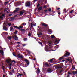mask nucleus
Listing matches in <instances>:
<instances>
[{"mask_svg":"<svg viewBox=\"0 0 77 77\" xmlns=\"http://www.w3.org/2000/svg\"><path fill=\"white\" fill-rule=\"evenodd\" d=\"M46 48H45V50L46 51H49V50H50V49H51V47H51V46L50 45H48L46 46Z\"/></svg>","mask_w":77,"mask_h":77,"instance_id":"obj_1","label":"nucleus"},{"mask_svg":"<svg viewBox=\"0 0 77 77\" xmlns=\"http://www.w3.org/2000/svg\"><path fill=\"white\" fill-rule=\"evenodd\" d=\"M5 14H3V12L0 13V18L3 19L4 18H5Z\"/></svg>","mask_w":77,"mask_h":77,"instance_id":"obj_2","label":"nucleus"},{"mask_svg":"<svg viewBox=\"0 0 77 77\" xmlns=\"http://www.w3.org/2000/svg\"><path fill=\"white\" fill-rule=\"evenodd\" d=\"M6 23V21H5L3 25H5V26H11V23Z\"/></svg>","mask_w":77,"mask_h":77,"instance_id":"obj_3","label":"nucleus"},{"mask_svg":"<svg viewBox=\"0 0 77 77\" xmlns=\"http://www.w3.org/2000/svg\"><path fill=\"white\" fill-rule=\"evenodd\" d=\"M66 60L69 62V63H71L72 62V60H71V57L68 58L66 59Z\"/></svg>","mask_w":77,"mask_h":77,"instance_id":"obj_4","label":"nucleus"},{"mask_svg":"<svg viewBox=\"0 0 77 77\" xmlns=\"http://www.w3.org/2000/svg\"><path fill=\"white\" fill-rule=\"evenodd\" d=\"M30 2H27L25 4L26 6L28 7V6H30Z\"/></svg>","mask_w":77,"mask_h":77,"instance_id":"obj_5","label":"nucleus"},{"mask_svg":"<svg viewBox=\"0 0 77 77\" xmlns=\"http://www.w3.org/2000/svg\"><path fill=\"white\" fill-rule=\"evenodd\" d=\"M13 38L14 39H15V40H16V41H17L18 40V37H17V36L16 35H14L13 37Z\"/></svg>","mask_w":77,"mask_h":77,"instance_id":"obj_6","label":"nucleus"},{"mask_svg":"<svg viewBox=\"0 0 77 77\" xmlns=\"http://www.w3.org/2000/svg\"><path fill=\"white\" fill-rule=\"evenodd\" d=\"M70 55V54L69 52H66L65 54V56H69Z\"/></svg>","mask_w":77,"mask_h":77,"instance_id":"obj_7","label":"nucleus"},{"mask_svg":"<svg viewBox=\"0 0 77 77\" xmlns=\"http://www.w3.org/2000/svg\"><path fill=\"white\" fill-rule=\"evenodd\" d=\"M14 27H15V28H16V29H20H20H22V27L21 26H19V28L17 26H13Z\"/></svg>","mask_w":77,"mask_h":77,"instance_id":"obj_8","label":"nucleus"},{"mask_svg":"<svg viewBox=\"0 0 77 77\" xmlns=\"http://www.w3.org/2000/svg\"><path fill=\"white\" fill-rule=\"evenodd\" d=\"M31 27H33V26H36V23H31Z\"/></svg>","mask_w":77,"mask_h":77,"instance_id":"obj_9","label":"nucleus"},{"mask_svg":"<svg viewBox=\"0 0 77 77\" xmlns=\"http://www.w3.org/2000/svg\"><path fill=\"white\" fill-rule=\"evenodd\" d=\"M24 12V10H23L22 11H21L20 13V14L21 15H23V13Z\"/></svg>","mask_w":77,"mask_h":77,"instance_id":"obj_10","label":"nucleus"},{"mask_svg":"<svg viewBox=\"0 0 77 77\" xmlns=\"http://www.w3.org/2000/svg\"><path fill=\"white\" fill-rule=\"evenodd\" d=\"M37 35L38 37H40L41 36V35H42V33L41 32L38 33L37 34Z\"/></svg>","mask_w":77,"mask_h":77,"instance_id":"obj_11","label":"nucleus"},{"mask_svg":"<svg viewBox=\"0 0 77 77\" xmlns=\"http://www.w3.org/2000/svg\"><path fill=\"white\" fill-rule=\"evenodd\" d=\"M47 71L48 72H51V70L50 69H48Z\"/></svg>","mask_w":77,"mask_h":77,"instance_id":"obj_12","label":"nucleus"},{"mask_svg":"<svg viewBox=\"0 0 77 77\" xmlns=\"http://www.w3.org/2000/svg\"><path fill=\"white\" fill-rule=\"evenodd\" d=\"M6 61L8 63H9V62H11V59H8Z\"/></svg>","mask_w":77,"mask_h":77,"instance_id":"obj_13","label":"nucleus"},{"mask_svg":"<svg viewBox=\"0 0 77 77\" xmlns=\"http://www.w3.org/2000/svg\"><path fill=\"white\" fill-rule=\"evenodd\" d=\"M29 63H29V62L28 61L27 62L26 64V66H27L29 65Z\"/></svg>","mask_w":77,"mask_h":77,"instance_id":"obj_14","label":"nucleus"},{"mask_svg":"<svg viewBox=\"0 0 77 77\" xmlns=\"http://www.w3.org/2000/svg\"><path fill=\"white\" fill-rule=\"evenodd\" d=\"M53 59H51L50 60V63H52L53 62H54V61L53 60Z\"/></svg>","mask_w":77,"mask_h":77,"instance_id":"obj_15","label":"nucleus"},{"mask_svg":"<svg viewBox=\"0 0 77 77\" xmlns=\"http://www.w3.org/2000/svg\"><path fill=\"white\" fill-rule=\"evenodd\" d=\"M42 26H44V27L47 26V24H46L45 23H42Z\"/></svg>","mask_w":77,"mask_h":77,"instance_id":"obj_16","label":"nucleus"},{"mask_svg":"<svg viewBox=\"0 0 77 77\" xmlns=\"http://www.w3.org/2000/svg\"><path fill=\"white\" fill-rule=\"evenodd\" d=\"M40 72V70L39 69H38L37 70L36 73L37 74H39Z\"/></svg>","mask_w":77,"mask_h":77,"instance_id":"obj_17","label":"nucleus"},{"mask_svg":"<svg viewBox=\"0 0 77 77\" xmlns=\"http://www.w3.org/2000/svg\"><path fill=\"white\" fill-rule=\"evenodd\" d=\"M48 32H51V33H53V32H52L51 30L50 29H48Z\"/></svg>","mask_w":77,"mask_h":77,"instance_id":"obj_18","label":"nucleus"},{"mask_svg":"<svg viewBox=\"0 0 77 77\" xmlns=\"http://www.w3.org/2000/svg\"><path fill=\"white\" fill-rule=\"evenodd\" d=\"M0 52L2 55H3V51L0 50Z\"/></svg>","mask_w":77,"mask_h":77,"instance_id":"obj_19","label":"nucleus"},{"mask_svg":"<svg viewBox=\"0 0 77 77\" xmlns=\"http://www.w3.org/2000/svg\"><path fill=\"white\" fill-rule=\"evenodd\" d=\"M23 41H27V38H25L23 39Z\"/></svg>","mask_w":77,"mask_h":77,"instance_id":"obj_20","label":"nucleus"},{"mask_svg":"<svg viewBox=\"0 0 77 77\" xmlns=\"http://www.w3.org/2000/svg\"><path fill=\"white\" fill-rule=\"evenodd\" d=\"M13 30H14V29H13V27H11L10 28V31H13Z\"/></svg>","mask_w":77,"mask_h":77,"instance_id":"obj_21","label":"nucleus"},{"mask_svg":"<svg viewBox=\"0 0 77 77\" xmlns=\"http://www.w3.org/2000/svg\"><path fill=\"white\" fill-rule=\"evenodd\" d=\"M73 74H77V71H73Z\"/></svg>","mask_w":77,"mask_h":77,"instance_id":"obj_22","label":"nucleus"},{"mask_svg":"<svg viewBox=\"0 0 77 77\" xmlns=\"http://www.w3.org/2000/svg\"><path fill=\"white\" fill-rule=\"evenodd\" d=\"M72 69L73 70L75 69V66H72Z\"/></svg>","mask_w":77,"mask_h":77,"instance_id":"obj_23","label":"nucleus"},{"mask_svg":"<svg viewBox=\"0 0 77 77\" xmlns=\"http://www.w3.org/2000/svg\"><path fill=\"white\" fill-rule=\"evenodd\" d=\"M21 55L20 54H18V55H17V57L19 58H20V56H21Z\"/></svg>","mask_w":77,"mask_h":77,"instance_id":"obj_24","label":"nucleus"},{"mask_svg":"<svg viewBox=\"0 0 77 77\" xmlns=\"http://www.w3.org/2000/svg\"><path fill=\"white\" fill-rule=\"evenodd\" d=\"M51 38H55V36L54 35H52L51 36Z\"/></svg>","mask_w":77,"mask_h":77,"instance_id":"obj_25","label":"nucleus"},{"mask_svg":"<svg viewBox=\"0 0 77 77\" xmlns=\"http://www.w3.org/2000/svg\"><path fill=\"white\" fill-rule=\"evenodd\" d=\"M63 59V57H61L60 58H59V60H62V59Z\"/></svg>","mask_w":77,"mask_h":77,"instance_id":"obj_26","label":"nucleus"},{"mask_svg":"<svg viewBox=\"0 0 77 77\" xmlns=\"http://www.w3.org/2000/svg\"><path fill=\"white\" fill-rule=\"evenodd\" d=\"M48 43L49 44H52L51 41H49L48 42Z\"/></svg>","mask_w":77,"mask_h":77,"instance_id":"obj_27","label":"nucleus"},{"mask_svg":"<svg viewBox=\"0 0 77 77\" xmlns=\"http://www.w3.org/2000/svg\"><path fill=\"white\" fill-rule=\"evenodd\" d=\"M13 73H13L12 72H10L9 74H10V75H12V74H13Z\"/></svg>","mask_w":77,"mask_h":77,"instance_id":"obj_28","label":"nucleus"},{"mask_svg":"<svg viewBox=\"0 0 77 77\" xmlns=\"http://www.w3.org/2000/svg\"><path fill=\"white\" fill-rule=\"evenodd\" d=\"M42 9V7L41 6L38 8V10H41Z\"/></svg>","mask_w":77,"mask_h":77,"instance_id":"obj_29","label":"nucleus"},{"mask_svg":"<svg viewBox=\"0 0 77 77\" xmlns=\"http://www.w3.org/2000/svg\"><path fill=\"white\" fill-rule=\"evenodd\" d=\"M28 36H31V33L30 32H29L28 34Z\"/></svg>","mask_w":77,"mask_h":77,"instance_id":"obj_30","label":"nucleus"},{"mask_svg":"<svg viewBox=\"0 0 77 77\" xmlns=\"http://www.w3.org/2000/svg\"><path fill=\"white\" fill-rule=\"evenodd\" d=\"M18 12V10H15L14 11V12Z\"/></svg>","mask_w":77,"mask_h":77,"instance_id":"obj_31","label":"nucleus"},{"mask_svg":"<svg viewBox=\"0 0 77 77\" xmlns=\"http://www.w3.org/2000/svg\"><path fill=\"white\" fill-rule=\"evenodd\" d=\"M24 61H25V62H28V60H27V59H24Z\"/></svg>","mask_w":77,"mask_h":77,"instance_id":"obj_32","label":"nucleus"},{"mask_svg":"<svg viewBox=\"0 0 77 77\" xmlns=\"http://www.w3.org/2000/svg\"><path fill=\"white\" fill-rule=\"evenodd\" d=\"M3 34H4V35H7V34H8V33H7V32H3Z\"/></svg>","mask_w":77,"mask_h":77,"instance_id":"obj_33","label":"nucleus"},{"mask_svg":"<svg viewBox=\"0 0 77 77\" xmlns=\"http://www.w3.org/2000/svg\"><path fill=\"white\" fill-rule=\"evenodd\" d=\"M13 54L14 56H16V55H15V52H13Z\"/></svg>","mask_w":77,"mask_h":77,"instance_id":"obj_34","label":"nucleus"},{"mask_svg":"<svg viewBox=\"0 0 77 77\" xmlns=\"http://www.w3.org/2000/svg\"><path fill=\"white\" fill-rule=\"evenodd\" d=\"M8 39H11V36H9V37H8Z\"/></svg>","mask_w":77,"mask_h":77,"instance_id":"obj_35","label":"nucleus"},{"mask_svg":"<svg viewBox=\"0 0 77 77\" xmlns=\"http://www.w3.org/2000/svg\"><path fill=\"white\" fill-rule=\"evenodd\" d=\"M22 25H23V26H26V23H23Z\"/></svg>","mask_w":77,"mask_h":77,"instance_id":"obj_36","label":"nucleus"},{"mask_svg":"<svg viewBox=\"0 0 77 77\" xmlns=\"http://www.w3.org/2000/svg\"><path fill=\"white\" fill-rule=\"evenodd\" d=\"M20 58H21V59H23V55H20Z\"/></svg>","mask_w":77,"mask_h":77,"instance_id":"obj_37","label":"nucleus"},{"mask_svg":"<svg viewBox=\"0 0 77 77\" xmlns=\"http://www.w3.org/2000/svg\"><path fill=\"white\" fill-rule=\"evenodd\" d=\"M8 2H9L8 1V2H5L4 3V4L5 5H7V4H8Z\"/></svg>","mask_w":77,"mask_h":77,"instance_id":"obj_38","label":"nucleus"},{"mask_svg":"<svg viewBox=\"0 0 77 77\" xmlns=\"http://www.w3.org/2000/svg\"><path fill=\"white\" fill-rule=\"evenodd\" d=\"M20 9L19 8H16V10H19Z\"/></svg>","mask_w":77,"mask_h":77,"instance_id":"obj_39","label":"nucleus"},{"mask_svg":"<svg viewBox=\"0 0 77 77\" xmlns=\"http://www.w3.org/2000/svg\"><path fill=\"white\" fill-rule=\"evenodd\" d=\"M48 11L49 12H53L52 10H48Z\"/></svg>","mask_w":77,"mask_h":77,"instance_id":"obj_40","label":"nucleus"},{"mask_svg":"<svg viewBox=\"0 0 77 77\" xmlns=\"http://www.w3.org/2000/svg\"><path fill=\"white\" fill-rule=\"evenodd\" d=\"M11 72H12L13 73H14V69H12V70H11Z\"/></svg>","mask_w":77,"mask_h":77,"instance_id":"obj_41","label":"nucleus"},{"mask_svg":"<svg viewBox=\"0 0 77 77\" xmlns=\"http://www.w3.org/2000/svg\"><path fill=\"white\" fill-rule=\"evenodd\" d=\"M3 29H4L5 30H7V28H6V27H3Z\"/></svg>","mask_w":77,"mask_h":77,"instance_id":"obj_42","label":"nucleus"},{"mask_svg":"<svg viewBox=\"0 0 77 77\" xmlns=\"http://www.w3.org/2000/svg\"><path fill=\"white\" fill-rule=\"evenodd\" d=\"M63 12H64V13H66L67 11L66 10H63Z\"/></svg>","mask_w":77,"mask_h":77,"instance_id":"obj_43","label":"nucleus"},{"mask_svg":"<svg viewBox=\"0 0 77 77\" xmlns=\"http://www.w3.org/2000/svg\"><path fill=\"white\" fill-rule=\"evenodd\" d=\"M38 43L39 44H40L41 45H42V43L41 42H38Z\"/></svg>","mask_w":77,"mask_h":77,"instance_id":"obj_44","label":"nucleus"},{"mask_svg":"<svg viewBox=\"0 0 77 77\" xmlns=\"http://www.w3.org/2000/svg\"><path fill=\"white\" fill-rule=\"evenodd\" d=\"M40 5V4H38L37 5V8H38V7H39V6Z\"/></svg>","mask_w":77,"mask_h":77,"instance_id":"obj_45","label":"nucleus"},{"mask_svg":"<svg viewBox=\"0 0 77 77\" xmlns=\"http://www.w3.org/2000/svg\"><path fill=\"white\" fill-rule=\"evenodd\" d=\"M73 12V10H72L70 12V14H71V13H72Z\"/></svg>","mask_w":77,"mask_h":77,"instance_id":"obj_46","label":"nucleus"},{"mask_svg":"<svg viewBox=\"0 0 77 77\" xmlns=\"http://www.w3.org/2000/svg\"><path fill=\"white\" fill-rule=\"evenodd\" d=\"M17 31H16L15 32H14V34L15 35H16V34H17Z\"/></svg>","mask_w":77,"mask_h":77,"instance_id":"obj_47","label":"nucleus"},{"mask_svg":"<svg viewBox=\"0 0 77 77\" xmlns=\"http://www.w3.org/2000/svg\"><path fill=\"white\" fill-rule=\"evenodd\" d=\"M21 31H22L23 32H24L25 30L24 29H21Z\"/></svg>","mask_w":77,"mask_h":77,"instance_id":"obj_48","label":"nucleus"},{"mask_svg":"<svg viewBox=\"0 0 77 77\" xmlns=\"http://www.w3.org/2000/svg\"><path fill=\"white\" fill-rule=\"evenodd\" d=\"M32 27H32V26H31L30 28V29H29V30H32Z\"/></svg>","mask_w":77,"mask_h":77,"instance_id":"obj_49","label":"nucleus"},{"mask_svg":"<svg viewBox=\"0 0 77 77\" xmlns=\"http://www.w3.org/2000/svg\"><path fill=\"white\" fill-rule=\"evenodd\" d=\"M62 66H58L57 68H62Z\"/></svg>","mask_w":77,"mask_h":77,"instance_id":"obj_50","label":"nucleus"},{"mask_svg":"<svg viewBox=\"0 0 77 77\" xmlns=\"http://www.w3.org/2000/svg\"><path fill=\"white\" fill-rule=\"evenodd\" d=\"M2 2L1 1H0V5H2Z\"/></svg>","mask_w":77,"mask_h":77,"instance_id":"obj_51","label":"nucleus"},{"mask_svg":"<svg viewBox=\"0 0 77 77\" xmlns=\"http://www.w3.org/2000/svg\"><path fill=\"white\" fill-rule=\"evenodd\" d=\"M47 6H44V8H47Z\"/></svg>","mask_w":77,"mask_h":77,"instance_id":"obj_52","label":"nucleus"},{"mask_svg":"<svg viewBox=\"0 0 77 77\" xmlns=\"http://www.w3.org/2000/svg\"><path fill=\"white\" fill-rule=\"evenodd\" d=\"M2 69H3V70H4V71L5 69H4V66H2Z\"/></svg>","mask_w":77,"mask_h":77,"instance_id":"obj_53","label":"nucleus"},{"mask_svg":"<svg viewBox=\"0 0 77 77\" xmlns=\"http://www.w3.org/2000/svg\"><path fill=\"white\" fill-rule=\"evenodd\" d=\"M45 65H46L47 66H48V64L47 63H46V64H45Z\"/></svg>","mask_w":77,"mask_h":77,"instance_id":"obj_54","label":"nucleus"},{"mask_svg":"<svg viewBox=\"0 0 77 77\" xmlns=\"http://www.w3.org/2000/svg\"><path fill=\"white\" fill-rule=\"evenodd\" d=\"M19 75H20V76H21V75H22V74H19Z\"/></svg>","mask_w":77,"mask_h":77,"instance_id":"obj_55","label":"nucleus"},{"mask_svg":"<svg viewBox=\"0 0 77 77\" xmlns=\"http://www.w3.org/2000/svg\"><path fill=\"white\" fill-rule=\"evenodd\" d=\"M11 15H12V14H9V16H11Z\"/></svg>","mask_w":77,"mask_h":77,"instance_id":"obj_56","label":"nucleus"},{"mask_svg":"<svg viewBox=\"0 0 77 77\" xmlns=\"http://www.w3.org/2000/svg\"><path fill=\"white\" fill-rule=\"evenodd\" d=\"M47 10H45L44 11L45 12H47Z\"/></svg>","mask_w":77,"mask_h":77,"instance_id":"obj_57","label":"nucleus"},{"mask_svg":"<svg viewBox=\"0 0 77 77\" xmlns=\"http://www.w3.org/2000/svg\"><path fill=\"white\" fill-rule=\"evenodd\" d=\"M69 74H71V73L69 72H68V75H69Z\"/></svg>","mask_w":77,"mask_h":77,"instance_id":"obj_58","label":"nucleus"},{"mask_svg":"<svg viewBox=\"0 0 77 77\" xmlns=\"http://www.w3.org/2000/svg\"><path fill=\"white\" fill-rule=\"evenodd\" d=\"M62 62H63L65 61V60H62Z\"/></svg>","mask_w":77,"mask_h":77,"instance_id":"obj_59","label":"nucleus"},{"mask_svg":"<svg viewBox=\"0 0 77 77\" xmlns=\"http://www.w3.org/2000/svg\"><path fill=\"white\" fill-rule=\"evenodd\" d=\"M17 44H20V42H17Z\"/></svg>","mask_w":77,"mask_h":77,"instance_id":"obj_60","label":"nucleus"},{"mask_svg":"<svg viewBox=\"0 0 77 77\" xmlns=\"http://www.w3.org/2000/svg\"><path fill=\"white\" fill-rule=\"evenodd\" d=\"M6 11V12L7 13H8V11H6V10H5V11Z\"/></svg>","mask_w":77,"mask_h":77,"instance_id":"obj_61","label":"nucleus"},{"mask_svg":"<svg viewBox=\"0 0 77 77\" xmlns=\"http://www.w3.org/2000/svg\"><path fill=\"white\" fill-rule=\"evenodd\" d=\"M58 14H59V15H60V12H59Z\"/></svg>","mask_w":77,"mask_h":77,"instance_id":"obj_62","label":"nucleus"},{"mask_svg":"<svg viewBox=\"0 0 77 77\" xmlns=\"http://www.w3.org/2000/svg\"><path fill=\"white\" fill-rule=\"evenodd\" d=\"M34 60H36V58H34V59H33Z\"/></svg>","mask_w":77,"mask_h":77,"instance_id":"obj_63","label":"nucleus"},{"mask_svg":"<svg viewBox=\"0 0 77 77\" xmlns=\"http://www.w3.org/2000/svg\"><path fill=\"white\" fill-rule=\"evenodd\" d=\"M69 75H68L67 76V77H69Z\"/></svg>","mask_w":77,"mask_h":77,"instance_id":"obj_64","label":"nucleus"}]
</instances>
